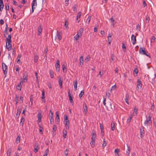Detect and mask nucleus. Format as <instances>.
<instances>
[{
	"label": "nucleus",
	"mask_w": 156,
	"mask_h": 156,
	"mask_svg": "<svg viewBox=\"0 0 156 156\" xmlns=\"http://www.w3.org/2000/svg\"><path fill=\"white\" fill-rule=\"evenodd\" d=\"M151 110H152V111H154V103H151Z\"/></svg>",
	"instance_id": "c03bdc74"
},
{
	"label": "nucleus",
	"mask_w": 156,
	"mask_h": 156,
	"mask_svg": "<svg viewBox=\"0 0 156 156\" xmlns=\"http://www.w3.org/2000/svg\"><path fill=\"white\" fill-rule=\"evenodd\" d=\"M35 148L34 149V152L35 153L37 152L38 150L39 149V147L38 145L36 143L34 145Z\"/></svg>",
	"instance_id": "f8f14e48"
},
{
	"label": "nucleus",
	"mask_w": 156,
	"mask_h": 156,
	"mask_svg": "<svg viewBox=\"0 0 156 156\" xmlns=\"http://www.w3.org/2000/svg\"><path fill=\"white\" fill-rule=\"evenodd\" d=\"M96 134L94 132H93L92 134L91 140H95L96 138Z\"/></svg>",
	"instance_id": "f3484780"
},
{
	"label": "nucleus",
	"mask_w": 156,
	"mask_h": 156,
	"mask_svg": "<svg viewBox=\"0 0 156 156\" xmlns=\"http://www.w3.org/2000/svg\"><path fill=\"white\" fill-rule=\"evenodd\" d=\"M138 112V109L136 107H135L134 109L133 113L134 116L136 115Z\"/></svg>",
	"instance_id": "72a5a7b5"
},
{
	"label": "nucleus",
	"mask_w": 156,
	"mask_h": 156,
	"mask_svg": "<svg viewBox=\"0 0 156 156\" xmlns=\"http://www.w3.org/2000/svg\"><path fill=\"white\" fill-rule=\"evenodd\" d=\"M139 52L140 54L142 55L145 54L146 52L148 53L147 51L145 50V48H140L139 49Z\"/></svg>",
	"instance_id": "0eeeda50"
},
{
	"label": "nucleus",
	"mask_w": 156,
	"mask_h": 156,
	"mask_svg": "<svg viewBox=\"0 0 156 156\" xmlns=\"http://www.w3.org/2000/svg\"><path fill=\"white\" fill-rule=\"evenodd\" d=\"M37 6V0H33L32 3V13L34 12V9Z\"/></svg>",
	"instance_id": "423d86ee"
},
{
	"label": "nucleus",
	"mask_w": 156,
	"mask_h": 156,
	"mask_svg": "<svg viewBox=\"0 0 156 156\" xmlns=\"http://www.w3.org/2000/svg\"><path fill=\"white\" fill-rule=\"evenodd\" d=\"M83 109L84 114L85 115H86L87 112V104L85 103H84L83 104Z\"/></svg>",
	"instance_id": "9b49d317"
},
{
	"label": "nucleus",
	"mask_w": 156,
	"mask_h": 156,
	"mask_svg": "<svg viewBox=\"0 0 156 156\" xmlns=\"http://www.w3.org/2000/svg\"><path fill=\"white\" fill-rule=\"evenodd\" d=\"M110 20H111V22L112 23L115 21V20L114 19L112 16V17L110 19Z\"/></svg>",
	"instance_id": "338daca9"
},
{
	"label": "nucleus",
	"mask_w": 156,
	"mask_h": 156,
	"mask_svg": "<svg viewBox=\"0 0 156 156\" xmlns=\"http://www.w3.org/2000/svg\"><path fill=\"white\" fill-rule=\"evenodd\" d=\"M37 116L38 119V122H41V118L42 117L41 114L40 113H38L37 115Z\"/></svg>",
	"instance_id": "dca6fc26"
},
{
	"label": "nucleus",
	"mask_w": 156,
	"mask_h": 156,
	"mask_svg": "<svg viewBox=\"0 0 156 156\" xmlns=\"http://www.w3.org/2000/svg\"><path fill=\"white\" fill-rule=\"evenodd\" d=\"M81 16V12H78L76 17V20L78 21V23H79L80 21V18Z\"/></svg>",
	"instance_id": "aec40b11"
},
{
	"label": "nucleus",
	"mask_w": 156,
	"mask_h": 156,
	"mask_svg": "<svg viewBox=\"0 0 156 156\" xmlns=\"http://www.w3.org/2000/svg\"><path fill=\"white\" fill-rule=\"evenodd\" d=\"M74 87V89L75 91L76 90L77 88V81L76 80L75 81H74L73 83Z\"/></svg>",
	"instance_id": "a211bd4d"
},
{
	"label": "nucleus",
	"mask_w": 156,
	"mask_h": 156,
	"mask_svg": "<svg viewBox=\"0 0 156 156\" xmlns=\"http://www.w3.org/2000/svg\"><path fill=\"white\" fill-rule=\"evenodd\" d=\"M83 56H81L80 57V65L82 66L83 65Z\"/></svg>",
	"instance_id": "393cba45"
},
{
	"label": "nucleus",
	"mask_w": 156,
	"mask_h": 156,
	"mask_svg": "<svg viewBox=\"0 0 156 156\" xmlns=\"http://www.w3.org/2000/svg\"><path fill=\"white\" fill-rule=\"evenodd\" d=\"M21 112V110L19 108H18L17 109V113L16 114V117L18 118Z\"/></svg>",
	"instance_id": "5701e85b"
},
{
	"label": "nucleus",
	"mask_w": 156,
	"mask_h": 156,
	"mask_svg": "<svg viewBox=\"0 0 156 156\" xmlns=\"http://www.w3.org/2000/svg\"><path fill=\"white\" fill-rule=\"evenodd\" d=\"M68 151H69L67 149H66V150L64 151V154L66 156H67Z\"/></svg>",
	"instance_id": "bf43d9fd"
},
{
	"label": "nucleus",
	"mask_w": 156,
	"mask_h": 156,
	"mask_svg": "<svg viewBox=\"0 0 156 156\" xmlns=\"http://www.w3.org/2000/svg\"><path fill=\"white\" fill-rule=\"evenodd\" d=\"M55 67L57 71L59 72L60 69V65L59 64V61L58 60L57 61L56 64L55 65Z\"/></svg>",
	"instance_id": "1a4fd4ad"
},
{
	"label": "nucleus",
	"mask_w": 156,
	"mask_h": 156,
	"mask_svg": "<svg viewBox=\"0 0 156 156\" xmlns=\"http://www.w3.org/2000/svg\"><path fill=\"white\" fill-rule=\"evenodd\" d=\"M122 48L123 49H124L125 50H123V51L125 52L126 51V47L125 45V44L123 43H122Z\"/></svg>",
	"instance_id": "4d7b16f0"
},
{
	"label": "nucleus",
	"mask_w": 156,
	"mask_h": 156,
	"mask_svg": "<svg viewBox=\"0 0 156 156\" xmlns=\"http://www.w3.org/2000/svg\"><path fill=\"white\" fill-rule=\"evenodd\" d=\"M24 121L25 119L24 117H22L21 119V121L20 122V125H21L22 126H23L24 124Z\"/></svg>",
	"instance_id": "c756f323"
},
{
	"label": "nucleus",
	"mask_w": 156,
	"mask_h": 156,
	"mask_svg": "<svg viewBox=\"0 0 156 156\" xmlns=\"http://www.w3.org/2000/svg\"><path fill=\"white\" fill-rule=\"evenodd\" d=\"M149 20L148 19V17H147V16L146 17V23H149Z\"/></svg>",
	"instance_id": "69168bd1"
},
{
	"label": "nucleus",
	"mask_w": 156,
	"mask_h": 156,
	"mask_svg": "<svg viewBox=\"0 0 156 156\" xmlns=\"http://www.w3.org/2000/svg\"><path fill=\"white\" fill-rule=\"evenodd\" d=\"M5 8L7 10H9V6L8 5L5 4Z\"/></svg>",
	"instance_id": "0e129e2a"
},
{
	"label": "nucleus",
	"mask_w": 156,
	"mask_h": 156,
	"mask_svg": "<svg viewBox=\"0 0 156 156\" xmlns=\"http://www.w3.org/2000/svg\"><path fill=\"white\" fill-rule=\"evenodd\" d=\"M130 151V149L129 147H128L127 150L126 151V154L128 155L129 154Z\"/></svg>",
	"instance_id": "a18cd8bd"
},
{
	"label": "nucleus",
	"mask_w": 156,
	"mask_h": 156,
	"mask_svg": "<svg viewBox=\"0 0 156 156\" xmlns=\"http://www.w3.org/2000/svg\"><path fill=\"white\" fill-rule=\"evenodd\" d=\"M42 96L41 97V98L42 99H44L45 98L44 96V89H43L42 91Z\"/></svg>",
	"instance_id": "58836bf2"
},
{
	"label": "nucleus",
	"mask_w": 156,
	"mask_h": 156,
	"mask_svg": "<svg viewBox=\"0 0 156 156\" xmlns=\"http://www.w3.org/2000/svg\"><path fill=\"white\" fill-rule=\"evenodd\" d=\"M42 31V28L41 27V25H40L38 27V34H37L38 35H40V34H41Z\"/></svg>",
	"instance_id": "4468645a"
},
{
	"label": "nucleus",
	"mask_w": 156,
	"mask_h": 156,
	"mask_svg": "<svg viewBox=\"0 0 156 156\" xmlns=\"http://www.w3.org/2000/svg\"><path fill=\"white\" fill-rule=\"evenodd\" d=\"M90 55H87V56L86 58L85 59V60L87 62L90 59Z\"/></svg>",
	"instance_id": "8fccbe9b"
},
{
	"label": "nucleus",
	"mask_w": 156,
	"mask_h": 156,
	"mask_svg": "<svg viewBox=\"0 0 156 156\" xmlns=\"http://www.w3.org/2000/svg\"><path fill=\"white\" fill-rule=\"evenodd\" d=\"M50 73L51 77V78H53L54 77V73L52 70H50Z\"/></svg>",
	"instance_id": "79ce46f5"
},
{
	"label": "nucleus",
	"mask_w": 156,
	"mask_h": 156,
	"mask_svg": "<svg viewBox=\"0 0 156 156\" xmlns=\"http://www.w3.org/2000/svg\"><path fill=\"white\" fill-rule=\"evenodd\" d=\"M22 84L21 83H20V84H19L16 87V88L18 90H20V91H21V88L22 87Z\"/></svg>",
	"instance_id": "4be33fe9"
},
{
	"label": "nucleus",
	"mask_w": 156,
	"mask_h": 156,
	"mask_svg": "<svg viewBox=\"0 0 156 156\" xmlns=\"http://www.w3.org/2000/svg\"><path fill=\"white\" fill-rule=\"evenodd\" d=\"M49 118L50 120V123L51 124H52L54 122V119L53 117V113L51 110L50 111Z\"/></svg>",
	"instance_id": "39448f33"
},
{
	"label": "nucleus",
	"mask_w": 156,
	"mask_h": 156,
	"mask_svg": "<svg viewBox=\"0 0 156 156\" xmlns=\"http://www.w3.org/2000/svg\"><path fill=\"white\" fill-rule=\"evenodd\" d=\"M11 42V35L9 34L6 39V45L8 51L12 49Z\"/></svg>",
	"instance_id": "f257e3e1"
},
{
	"label": "nucleus",
	"mask_w": 156,
	"mask_h": 156,
	"mask_svg": "<svg viewBox=\"0 0 156 156\" xmlns=\"http://www.w3.org/2000/svg\"><path fill=\"white\" fill-rule=\"evenodd\" d=\"M65 126L66 128V130H68L69 129V122L68 120H65Z\"/></svg>",
	"instance_id": "ddd939ff"
},
{
	"label": "nucleus",
	"mask_w": 156,
	"mask_h": 156,
	"mask_svg": "<svg viewBox=\"0 0 156 156\" xmlns=\"http://www.w3.org/2000/svg\"><path fill=\"white\" fill-rule=\"evenodd\" d=\"M56 129H57V127L55 125H54L53 126V127L52 128V130L53 131V132H55V131H56Z\"/></svg>",
	"instance_id": "6e6d98bb"
},
{
	"label": "nucleus",
	"mask_w": 156,
	"mask_h": 156,
	"mask_svg": "<svg viewBox=\"0 0 156 156\" xmlns=\"http://www.w3.org/2000/svg\"><path fill=\"white\" fill-rule=\"evenodd\" d=\"M33 95H31L30 97V101L31 102V104H33Z\"/></svg>",
	"instance_id": "5fc2aeb1"
},
{
	"label": "nucleus",
	"mask_w": 156,
	"mask_h": 156,
	"mask_svg": "<svg viewBox=\"0 0 156 156\" xmlns=\"http://www.w3.org/2000/svg\"><path fill=\"white\" fill-rule=\"evenodd\" d=\"M39 127V132L40 133H41V134L43 133V132L42 130L43 129V128L41 126L40 124H38Z\"/></svg>",
	"instance_id": "e433bc0d"
},
{
	"label": "nucleus",
	"mask_w": 156,
	"mask_h": 156,
	"mask_svg": "<svg viewBox=\"0 0 156 156\" xmlns=\"http://www.w3.org/2000/svg\"><path fill=\"white\" fill-rule=\"evenodd\" d=\"M116 86L115 85L112 86L111 88V91L113 90H115L116 89Z\"/></svg>",
	"instance_id": "052dcab7"
},
{
	"label": "nucleus",
	"mask_w": 156,
	"mask_h": 156,
	"mask_svg": "<svg viewBox=\"0 0 156 156\" xmlns=\"http://www.w3.org/2000/svg\"><path fill=\"white\" fill-rule=\"evenodd\" d=\"M98 26H97L96 27L94 28V32L97 33L98 31Z\"/></svg>",
	"instance_id": "680f3d73"
},
{
	"label": "nucleus",
	"mask_w": 156,
	"mask_h": 156,
	"mask_svg": "<svg viewBox=\"0 0 156 156\" xmlns=\"http://www.w3.org/2000/svg\"><path fill=\"white\" fill-rule=\"evenodd\" d=\"M143 129H140V134L141 137H142L144 135V126H142Z\"/></svg>",
	"instance_id": "6ab92c4d"
},
{
	"label": "nucleus",
	"mask_w": 156,
	"mask_h": 156,
	"mask_svg": "<svg viewBox=\"0 0 156 156\" xmlns=\"http://www.w3.org/2000/svg\"><path fill=\"white\" fill-rule=\"evenodd\" d=\"M115 123H111V129L112 130H115Z\"/></svg>",
	"instance_id": "37998d69"
},
{
	"label": "nucleus",
	"mask_w": 156,
	"mask_h": 156,
	"mask_svg": "<svg viewBox=\"0 0 156 156\" xmlns=\"http://www.w3.org/2000/svg\"><path fill=\"white\" fill-rule=\"evenodd\" d=\"M95 144V140H91V142L90 143V145L91 147L93 148L94 147V145Z\"/></svg>",
	"instance_id": "c9c22d12"
},
{
	"label": "nucleus",
	"mask_w": 156,
	"mask_h": 156,
	"mask_svg": "<svg viewBox=\"0 0 156 156\" xmlns=\"http://www.w3.org/2000/svg\"><path fill=\"white\" fill-rule=\"evenodd\" d=\"M62 68L63 72L64 73H66L67 71L66 65H65V64H63L62 65Z\"/></svg>",
	"instance_id": "2eb2a0df"
},
{
	"label": "nucleus",
	"mask_w": 156,
	"mask_h": 156,
	"mask_svg": "<svg viewBox=\"0 0 156 156\" xmlns=\"http://www.w3.org/2000/svg\"><path fill=\"white\" fill-rule=\"evenodd\" d=\"M83 31V28H81L80 30L77 32V34L80 35V36H82V34Z\"/></svg>",
	"instance_id": "bb28decb"
},
{
	"label": "nucleus",
	"mask_w": 156,
	"mask_h": 156,
	"mask_svg": "<svg viewBox=\"0 0 156 156\" xmlns=\"http://www.w3.org/2000/svg\"><path fill=\"white\" fill-rule=\"evenodd\" d=\"M23 97L22 96H21L20 98V104H22L23 103Z\"/></svg>",
	"instance_id": "09e8293b"
},
{
	"label": "nucleus",
	"mask_w": 156,
	"mask_h": 156,
	"mask_svg": "<svg viewBox=\"0 0 156 156\" xmlns=\"http://www.w3.org/2000/svg\"><path fill=\"white\" fill-rule=\"evenodd\" d=\"M12 151V149L11 148H9L8 149L7 152V155L8 156H10L11 153Z\"/></svg>",
	"instance_id": "7c9ffc66"
},
{
	"label": "nucleus",
	"mask_w": 156,
	"mask_h": 156,
	"mask_svg": "<svg viewBox=\"0 0 156 156\" xmlns=\"http://www.w3.org/2000/svg\"><path fill=\"white\" fill-rule=\"evenodd\" d=\"M151 116L149 115L148 117H146V119L144 122V125L145 126H151L152 125V122L151 120Z\"/></svg>",
	"instance_id": "f03ea898"
},
{
	"label": "nucleus",
	"mask_w": 156,
	"mask_h": 156,
	"mask_svg": "<svg viewBox=\"0 0 156 156\" xmlns=\"http://www.w3.org/2000/svg\"><path fill=\"white\" fill-rule=\"evenodd\" d=\"M125 102L128 104L129 105V102H128V98L129 97V95L128 94H126V95L125 96Z\"/></svg>",
	"instance_id": "a878e982"
},
{
	"label": "nucleus",
	"mask_w": 156,
	"mask_h": 156,
	"mask_svg": "<svg viewBox=\"0 0 156 156\" xmlns=\"http://www.w3.org/2000/svg\"><path fill=\"white\" fill-rule=\"evenodd\" d=\"M155 39V37L154 36H153L151 40V43L154 42Z\"/></svg>",
	"instance_id": "864d4df0"
},
{
	"label": "nucleus",
	"mask_w": 156,
	"mask_h": 156,
	"mask_svg": "<svg viewBox=\"0 0 156 156\" xmlns=\"http://www.w3.org/2000/svg\"><path fill=\"white\" fill-rule=\"evenodd\" d=\"M62 82L61 78H59L58 79V83L61 88H62Z\"/></svg>",
	"instance_id": "c85d7f7f"
},
{
	"label": "nucleus",
	"mask_w": 156,
	"mask_h": 156,
	"mask_svg": "<svg viewBox=\"0 0 156 156\" xmlns=\"http://www.w3.org/2000/svg\"><path fill=\"white\" fill-rule=\"evenodd\" d=\"M70 90H69V91L68 92V96L69 98V100L70 101L71 103H73V99L72 97L71 96L70 93Z\"/></svg>",
	"instance_id": "412c9836"
},
{
	"label": "nucleus",
	"mask_w": 156,
	"mask_h": 156,
	"mask_svg": "<svg viewBox=\"0 0 156 156\" xmlns=\"http://www.w3.org/2000/svg\"><path fill=\"white\" fill-rule=\"evenodd\" d=\"M77 7V5L76 4L74 5H73V11L75 12H76L77 11V9H76Z\"/></svg>",
	"instance_id": "a19ab883"
},
{
	"label": "nucleus",
	"mask_w": 156,
	"mask_h": 156,
	"mask_svg": "<svg viewBox=\"0 0 156 156\" xmlns=\"http://www.w3.org/2000/svg\"><path fill=\"white\" fill-rule=\"evenodd\" d=\"M44 153V155H45L47 156L48 154V153H49V149L48 148L45 151Z\"/></svg>",
	"instance_id": "3c124183"
},
{
	"label": "nucleus",
	"mask_w": 156,
	"mask_h": 156,
	"mask_svg": "<svg viewBox=\"0 0 156 156\" xmlns=\"http://www.w3.org/2000/svg\"><path fill=\"white\" fill-rule=\"evenodd\" d=\"M107 143L105 141V139H104L103 140V143L102 144V147H105Z\"/></svg>",
	"instance_id": "ea45409f"
},
{
	"label": "nucleus",
	"mask_w": 156,
	"mask_h": 156,
	"mask_svg": "<svg viewBox=\"0 0 156 156\" xmlns=\"http://www.w3.org/2000/svg\"><path fill=\"white\" fill-rule=\"evenodd\" d=\"M27 77H25V78L23 79L22 80H21L20 81V83L22 84H23L24 82H26L27 81Z\"/></svg>",
	"instance_id": "cd10ccee"
},
{
	"label": "nucleus",
	"mask_w": 156,
	"mask_h": 156,
	"mask_svg": "<svg viewBox=\"0 0 156 156\" xmlns=\"http://www.w3.org/2000/svg\"><path fill=\"white\" fill-rule=\"evenodd\" d=\"M138 71V70L137 68H136L134 70V72L136 74V75H137Z\"/></svg>",
	"instance_id": "774afa93"
},
{
	"label": "nucleus",
	"mask_w": 156,
	"mask_h": 156,
	"mask_svg": "<svg viewBox=\"0 0 156 156\" xmlns=\"http://www.w3.org/2000/svg\"><path fill=\"white\" fill-rule=\"evenodd\" d=\"M137 89L140 90L141 88L142 83L141 82L139 79H138L137 81Z\"/></svg>",
	"instance_id": "6e6552de"
},
{
	"label": "nucleus",
	"mask_w": 156,
	"mask_h": 156,
	"mask_svg": "<svg viewBox=\"0 0 156 156\" xmlns=\"http://www.w3.org/2000/svg\"><path fill=\"white\" fill-rule=\"evenodd\" d=\"M80 36L79 34H76L74 37V40L77 41L78 40L79 38V37Z\"/></svg>",
	"instance_id": "2f4dec72"
},
{
	"label": "nucleus",
	"mask_w": 156,
	"mask_h": 156,
	"mask_svg": "<svg viewBox=\"0 0 156 156\" xmlns=\"http://www.w3.org/2000/svg\"><path fill=\"white\" fill-rule=\"evenodd\" d=\"M55 114L56 115V119H58V118H59V117L58 112H55Z\"/></svg>",
	"instance_id": "e2e57ef3"
},
{
	"label": "nucleus",
	"mask_w": 156,
	"mask_h": 156,
	"mask_svg": "<svg viewBox=\"0 0 156 156\" xmlns=\"http://www.w3.org/2000/svg\"><path fill=\"white\" fill-rule=\"evenodd\" d=\"M2 67L4 73L5 75V76L6 77L7 73V66L5 63L3 62L2 63Z\"/></svg>",
	"instance_id": "7ed1b4c3"
},
{
	"label": "nucleus",
	"mask_w": 156,
	"mask_h": 156,
	"mask_svg": "<svg viewBox=\"0 0 156 156\" xmlns=\"http://www.w3.org/2000/svg\"><path fill=\"white\" fill-rule=\"evenodd\" d=\"M140 27L139 25L137 24L136 26V30L138 31H140Z\"/></svg>",
	"instance_id": "de8ad7c7"
},
{
	"label": "nucleus",
	"mask_w": 156,
	"mask_h": 156,
	"mask_svg": "<svg viewBox=\"0 0 156 156\" xmlns=\"http://www.w3.org/2000/svg\"><path fill=\"white\" fill-rule=\"evenodd\" d=\"M91 19V17L90 16H89L87 19L86 22L87 23L89 24L90 22V21Z\"/></svg>",
	"instance_id": "49530a36"
},
{
	"label": "nucleus",
	"mask_w": 156,
	"mask_h": 156,
	"mask_svg": "<svg viewBox=\"0 0 156 156\" xmlns=\"http://www.w3.org/2000/svg\"><path fill=\"white\" fill-rule=\"evenodd\" d=\"M67 130L64 129L62 132L63 137L64 139L67 136Z\"/></svg>",
	"instance_id": "b1692460"
},
{
	"label": "nucleus",
	"mask_w": 156,
	"mask_h": 156,
	"mask_svg": "<svg viewBox=\"0 0 156 156\" xmlns=\"http://www.w3.org/2000/svg\"><path fill=\"white\" fill-rule=\"evenodd\" d=\"M103 103L104 105L105 106H106V98L105 97H103Z\"/></svg>",
	"instance_id": "603ef678"
},
{
	"label": "nucleus",
	"mask_w": 156,
	"mask_h": 156,
	"mask_svg": "<svg viewBox=\"0 0 156 156\" xmlns=\"http://www.w3.org/2000/svg\"><path fill=\"white\" fill-rule=\"evenodd\" d=\"M20 137L19 136H18L16 138V143L17 144L20 142Z\"/></svg>",
	"instance_id": "4c0bfd02"
},
{
	"label": "nucleus",
	"mask_w": 156,
	"mask_h": 156,
	"mask_svg": "<svg viewBox=\"0 0 156 156\" xmlns=\"http://www.w3.org/2000/svg\"><path fill=\"white\" fill-rule=\"evenodd\" d=\"M62 32H58L57 31L56 35L55 37L56 39H57L59 41H60L62 39Z\"/></svg>",
	"instance_id": "20e7f679"
},
{
	"label": "nucleus",
	"mask_w": 156,
	"mask_h": 156,
	"mask_svg": "<svg viewBox=\"0 0 156 156\" xmlns=\"http://www.w3.org/2000/svg\"><path fill=\"white\" fill-rule=\"evenodd\" d=\"M136 35L135 36L134 34H132L131 36V41L133 45H134L136 43Z\"/></svg>",
	"instance_id": "9d476101"
},
{
	"label": "nucleus",
	"mask_w": 156,
	"mask_h": 156,
	"mask_svg": "<svg viewBox=\"0 0 156 156\" xmlns=\"http://www.w3.org/2000/svg\"><path fill=\"white\" fill-rule=\"evenodd\" d=\"M19 99V97L17 95H16V98L15 99V101H18Z\"/></svg>",
	"instance_id": "13d9d810"
},
{
	"label": "nucleus",
	"mask_w": 156,
	"mask_h": 156,
	"mask_svg": "<svg viewBox=\"0 0 156 156\" xmlns=\"http://www.w3.org/2000/svg\"><path fill=\"white\" fill-rule=\"evenodd\" d=\"M38 56L37 55L35 54L34 55V62L35 63H36L38 60Z\"/></svg>",
	"instance_id": "473e14b6"
},
{
	"label": "nucleus",
	"mask_w": 156,
	"mask_h": 156,
	"mask_svg": "<svg viewBox=\"0 0 156 156\" xmlns=\"http://www.w3.org/2000/svg\"><path fill=\"white\" fill-rule=\"evenodd\" d=\"M84 90H83L80 92V93L79 95V96L80 98H81L84 95Z\"/></svg>",
	"instance_id": "f704fd0d"
}]
</instances>
